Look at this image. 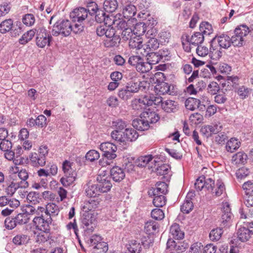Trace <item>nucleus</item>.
<instances>
[{"label": "nucleus", "mask_w": 253, "mask_h": 253, "mask_svg": "<svg viewBox=\"0 0 253 253\" xmlns=\"http://www.w3.org/2000/svg\"><path fill=\"white\" fill-rule=\"evenodd\" d=\"M96 180L97 186L101 193L107 192L111 190L112 185L109 176L105 173H100L97 175Z\"/></svg>", "instance_id": "9"}, {"label": "nucleus", "mask_w": 253, "mask_h": 253, "mask_svg": "<svg viewBox=\"0 0 253 253\" xmlns=\"http://www.w3.org/2000/svg\"><path fill=\"white\" fill-rule=\"evenodd\" d=\"M30 162L35 167H43L45 165L46 159L37 153H32L29 156Z\"/></svg>", "instance_id": "14"}, {"label": "nucleus", "mask_w": 253, "mask_h": 253, "mask_svg": "<svg viewBox=\"0 0 253 253\" xmlns=\"http://www.w3.org/2000/svg\"><path fill=\"white\" fill-rule=\"evenodd\" d=\"M27 200L30 204L36 205L40 203L41 199L38 193L35 192H31L27 195Z\"/></svg>", "instance_id": "45"}, {"label": "nucleus", "mask_w": 253, "mask_h": 253, "mask_svg": "<svg viewBox=\"0 0 253 253\" xmlns=\"http://www.w3.org/2000/svg\"><path fill=\"white\" fill-rule=\"evenodd\" d=\"M162 108L167 113H174L178 110V103L172 100H167L162 103Z\"/></svg>", "instance_id": "20"}, {"label": "nucleus", "mask_w": 253, "mask_h": 253, "mask_svg": "<svg viewBox=\"0 0 253 253\" xmlns=\"http://www.w3.org/2000/svg\"><path fill=\"white\" fill-rule=\"evenodd\" d=\"M200 102L201 101L199 99L189 97L186 100L185 105L187 109L193 111L198 107V105L200 104Z\"/></svg>", "instance_id": "35"}, {"label": "nucleus", "mask_w": 253, "mask_h": 253, "mask_svg": "<svg viewBox=\"0 0 253 253\" xmlns=\"http://www.w3.org/2000/svg\"><path fill=\"white\" fill-rule=\"evenodd\" d=\"M13 26V21L11 19H6L0 24V32L5 34L11 30Z\"/></svg>", "instance_id": "38"}, {"label": "nucleus", "mask_w": 253, "mask_h": 253, "mask_svg": "<svg viewBox=\"0 0 253 253\" xmlns=\"http://www.w3.org/2000/svg\"><path fill=\"white\" fill-rule=\"evenodd\" d=\"M141 117L146 120V121L148 123V125L156 123L160 119V117L158 114L149 109L142 113Z\"/></svg>", "instance_id": "19"}, {"label": "nucleus", "mask_w": 253, "mask_h": 253, "mask_svg": "<svg viewBox=\"0 0 253 253\" xmlns=\"http://www.w3.org/2000/svg\"><path fill=\"white\" fill-rule=\"evenodd\" d=\"M167 54H163L160 51L159 52H149L147 56L148 63L152 66V64L158 63Z\"/></svg>", "instance_id": "26"}, {"label": "nucleus", "mask_w": 253, "mask_h": 253, "mask_svg": "<svg viewBox=\"0 0 253 253\" xmlns=\"http://www.w3.org/2000/svg\"><path fill=\"white\" fill-rule=\"evenodd\" d=\"M72 164L65 161L62 164V169L64 175L61 178L60 181L64 186H68L72 184L76 180L77 173L72 167Z\"/></svg>", "instance_id": "4"}, {"label": "nucleus", "mask_w": 253, "mask_h": 253, "mask_svg": "<svg viewBox=\"0 0 253 253\" xmlns=\"http://www.w3.org/2000/svg\"><path fill=\"white\" fill-rule=\"evenodd\" d=\"M151 155L144 156L139 157L135 161V164L140 168H143L149 165L150 163H156Z\"/></svg>", "instance_id": "23"}, {"label": "nucleus", "mask_w": 253, "mask_h": 253, "mask_svg": "<svg viewBox=\"0 0 253 253\" xmlns=\"http://www.w3.org/2000/svg\"><path fill=\"white\" fill-rule=\"evenodd\" d=\"M135 34L130 28H126L122 32V38L125 41L129 40Z\"/></svg>", "instance_id": "61"}, {"label": "nucleus", "mask_w": 253, "mask_h": 253, "mask_svg": "<svg viewBox=\"0 0 253 253\" xmlns=\"http://www.w3.org/2000/svg\"><path fill=\"white\" fill-rule=\"evenodd\" d=\"M100 149L103 152V156L108 160H113L117 157L115 152L117 147L112 143L107 142L101 143Z\"/></svg>", "instance_id": "8"}, {"label": "nucleus", "mask_w": 253, "mask_h": 253, "mask_svg": "<svg viewBox=\"0 0 253 253\" xmlns=\"http://www.w3.org/2000/svg\"><path fill=\"white\" fill-rule=\"evenodd\" d=\"M19 188H22L18 182H17V179H13L12 181L7 186L5 189V192L6 195L12 196Z\"/></svg>", "instance_id": "30"}, {"label": "nucleus", "mask_w": 253, "mask_h": 253, "mask_svg": "<svg viewBox=\"0 0 253 253\" xmlns=\"http://www.w3.org/2000/svg\"><path fill=\"white\" fill-rule=\"evenodd\" d=\"M185 41L189 42L190 44L194 46H198L199 44L202 43L205 39L204 35L200 32L195 33L191 37L186 35Z\"/></svg>", "instance_id": "12"}, {"label": "nucleus", "mask_w": 253, "mask_h": 253, "mask_svg": "<svg viewBox=\"0 0 253 253\" xmlns=\"http://www.w3.org/2000/svg\"><path fill=\"white\" fill-rule=\"evenodd\" d=\"M121 15H119L116 20L113 28H117L118 30H124L127 28V23L126 21L120 18Z\"/></svg>", "instance_id": "60"}, {"label": "nucleus", "mask_w": 253, "mask_h": 253, "mask_svg": "<svg viewBox=\"0 0 253 253\" xmlns=\"http://www.w3.org/2000/svg\"><path fill=\"white\" fill-rule=\"evenodd\" d=\"M168 186L164 182H158L156 183V188L152 191L153 196L160 194H166L168 192Z\"/></svg>", "instance_id": "31"}, {"label": "nucleus", "mask_w": 253, "mask_h": 253, "mask_svg": "<svg viewBox=\"0 0 253 253\" xmlns=\"http://www.w3.org/2000/svg\"><path fill=\"white\" fill-rule=\"evenodd\" d=\"M118 5L117 0H105L103 8L106 12L112 13L115 11Z\"/></svg>", "instance_id": "33"}, {"label": "nucleus", "mask_w": 253, "mask_h": 253, "mask_svg": "<svg viewBox=\"0 0 253 253\" xmlns=\"http://www.w3.org/2000/svg\"><path fill=\"white\" fill-rule=\"evenodd\" d=\"M14 219L17 223V225H22L27 223L29 221V217H28L27 213H21L18 214Z\"/></svg>", "instance_id": "53"}, {"label": "nucleus", "mask_w": 253, "mask_h": 253, "mask_svg": "<svg viewBox=\"0 0 253 253\" xmlns=\"http://www.w3.org/2000/svg\"><path fill=\"white\" fill-rule=\"evenodd\" d=\"M72 25L68 20H62L57 21L53 25L51 34L53 36L59 35L63 37H67L72 32Z\"/></svg>", "instance_id": "3"}, {"label": "nucleus", "mask_w": 253, "mask_h": 253, "mask_svg": "<svg viewBox=\"0 0 253 253\" xmlns=\"http://www.w3.org/2000/svg\"><path fill=\"white\" fill-rule=\"evenodd\" d=\"M29 238L28 236L23 234L17 235L13 239V242L17 245H22L27 244L28 242Z\"/></svg>", "instance_id": "46"}, {"label": "nucleus", "mask_w": 253, "mask_h": 253, "mask_svg": "<svg viewBox=\"0 0 253 253\" xmlns=\"http://www.w3.org/2000/svg\"><path fill=\"white\" fill-rule=\"evenodd\" d=\"M118 16V15H117L114 16L112 14L106 15L105 20H104L103 21L105 25H106L108 27H111L112 26L114 27Z\"/></svg>", "instance_id": "58"}, {"label": "nucleus", "mask_w": 253, "mask_h": 253, "mask_svg": "<svg viewBox=\"0 0 253 253\" xmlns=\"http://www.w3.org/2000/svg\"><path fill=\"white\" fill-rule=\"evenodd\" d=\"M222 233L223 232L222 228H219L214 229L211 231L209 234L210 239L212 241H218L221 238Z\"/></svg>", "instance_id": "52"}, {"label": "nucleus", "mask_w": 253, "mask_h": 253, "mask_svg": "<svg viewBox=\"0 0 253 253\" xmlns=\"http://www.w3.org/2000/svg\"><path fill=\"white\" fill-rule=\"evenodd\" d=\"M118 95L120 98L124 100H127L132 96V94L126 87L119 89Z\"/></svg>", "instance_id": "59"}, {"label": "nucleus", "mask_w": 253, "mask_h": 253, "mask_svg": "<svg viewBox=\"0 0 253 253\" xmlns=\"http://www.w3.org/2000/svg\"><path fill=\"white\" fill-rule=\"evenodd\" d=\"M145 100V96L142 97L139 99H136L134 100L132 102V107L133 109L136 110H141L145 108L147 105H146V102L144 103V100Z\"/></svg>", "instance_id": "39"}, {"label": "nucleus", "mask_w": 253, "mask_h": 253, "mask_svg": "<svg viewBox=\"0 0 253 253\" xmlns=\"http://www.w3.org/2000/svg\"><path fill=\"white\" fill-rule=\"evenodd\" d=\"M104 41V44L106 47L115 46L119 43V37L115 35L111 38L107 39Z\"/></svg>", "instance_id": "57"}, {"label": "nucleus", "mask_w": 253, "mask_h": 253, "mask_svg": "<svg viewBox=\"0 0 253 253\" xmlns=\"http://www.w3.org/2000/svg\"><path fill=\"white\" fill-rule=\"evenodd\" d=\"M231 45V38L228 35L223 34L220 36H215L211 41V58L216 60L221 57L222 52L218 49V46L221 48L227 49Z\"/></svg>", "instance_id": "1"}, {"label": "nucleus", "mask_w": 253, "mask_h": 253, "mask_svg": "<svg viewBox=\"0 0 253 253\" xmlns=\"http://www.w3.org/2000/svg\"><path fill=\"white\" fill-rule=\"evenodd\" d=\"M149 40L146 42L145 46L149 48L150 51L151 50H155L159 47V43L158 40L156 38H150Z\"/></svg>", "instance_id": "54"}, {"label": "nucleus", "mask_w": 253, "mask_h": 253, "mask_svg": "<svg viewBox=\"0 0 253 253\" xmlns=\"http://www.w3.org/2000/svg\"><path fill=\"white\" fill-rule=\"evenodd\" d=\"M111 136L112 139L118 142L126 144L136 140L139 134L136 130L132 128H126L124 132L113 130L111 133Z\"/></svg>", "instance_id": "2"}, {"label": "nucleus", "mask_w": 253, "mask_h": 253, "mask_svg": "<svg viewBox=\"0 0 253 253\" xmlns=\"http://www.w3.org/2000/svg\"><path fill=\"white\" fill-rule=\"evenodd\" d=\"M146 84L144 82H140L136 79H132L129 81L126 86V87L132 94V93H135L138 91L143 84Z\"/></svg>", "instance_id": "17"}, {"label": "nucleus", "mask_w": 253, "mask_h": 253, "mask_svg": "<svg viewBox=\"0 0 253 253\" xmlns=\"http://www.w3.org/2000/svg\"><path fill=\"white\" fill-rule=\"evenodd\" d=\"M110 175L115 182H120L124 179L125 173L123 169L116 166L111 169Z\"/></svg>", "instance_id": "15"}, {"label": "nucleus", "mask_w": 253, "mask_h": 253, "mask_svg": "<svg viewBox=\"0 0 253 253\" xmlns=\"http://www.w3.org/2000/svg\"><path fill=\"white\" fill-rule=\"evenodd\" d=\"M170 234L173 238L177 240L183 239L184 236V232L177 223H174L170 226Z\"/></svg>", "instance_id": "25"}, {"label": "nucleus", "mask_w": 253, "mask_h": 253, "mask_svg": "<svg viewBox=\"0 0 253 253\" xmlns=\"http://www.w3.org/2000/svg\"><path fill=\"white\" fill-rule=\"evenodd\" d=\"M51 39V36L47 33L45 29L40 28L37 31L36 44L40 48H43L46 45L49 46Z\"/></svg>", "instance_id": "6"}, {"label": "nucleus", "mask_w": 253, "mask_h": 253, "mask_svg": "<svg viewBox=\"0 0 253 253\" xmlns=\"http://www.w3.org/2000/svg\"><path fill=\"white\" fill-rule=\"evenodd\" d=\"M73 21L82 23L87 17V11L84 7H79L75 9L70 14Z\"/></svg>", "instance_id": "10"}, {"label": "nucleus", "mask_w": 253, "mask_h": 253, "mask_svg": "<svg viewBox=\"0 0 253 253\" xmlns=\"http://www.w3.org/2000/svg\"><path fill=\"white\" fill-rule=\"evenodd\" d=\"M151 217L156 220H162L165 217L163 211L160 209H155L151 211Z\"/></svg>", "instance_id": "63"}, {"label": "nucleus", "mask_w": 253, "mask_h": 253, "mask_svg": "<svg viewBox=\"0 0 253 253\" xmlns=\"http://www.w3.org/2000/svg\"><path fill=\"white\" fill-rule=\"evenodd\" d=\"M59 209L56 204L50 203L46 205L44 213L46 217H50L51 219L56 217L59 212Z\"/></svg>", "instance_id": "18"}, {"label": "nucleus", "mask_w": 253, "mask_h": 253, "mask_svg": "<svg viewBox=\"0 0 253 253\" xmlns=\"http://www.w3.org/2000/svg\"><path fill=\"white\" fill-rule=\"evenodd\" d=\"M158 222L153 221H148L145 224L144 229L145 232L148 234H153L155 232L158 231Z\"/></svg>", "instance_id": "36"}, {"label": "nucleus", "mask_w": 253, "mask_h": 253, "mask_svg": "<svg viewBox=\"0 0 253 253\" xmlns=\"http://www.w3.org/2000/svg\"><path fill=\"white\" fill-rule=\"evenodd\" d=\"M221 211V225L225 227L228 225L232 217L229 205L226 203L223 204Z\"/></svg>", "instance_id": "11"}, {"label": "nucleus", "mask_w": 253, "mask_h": 253, "mask_svg": "<svg viewBox=\"0 0 253 253\" xmlns=\"http://www.w3.org/2000/svg\"><path fill=\"white\" fill-rule=\"evenodd\" d=\"M81 222L84 230L88 232H93L96 223V216L94 213L84 211L81 217Z\"/></svg>", "instance_id": "5"}, {"label": "nucleus", "mask_w": 253, "mask_h": 253, "mask_svg": "<svg viewBox=\"0 0 253 253\" xmlns=\"http://www.w3.org/2000/svg\"><path fill=\"white\" fill-rule=\"evenodd\" d=\"M53 219L50 217L43 218V215L40 216H35L33 219V223L37 229L39 231H48L50 230V225Z\"/></svg>", "instance_id": "7"}, {"label": "nucleus", "mask_w": 253, "mask_h": 253, "mask_svg": "<svg viewBox=\"0 0 253 253\" xmlns=\"http://www.w3.org/2000/svg\"><path fill=\"white\" fill-rule=\"evenodd\" d=\"M101 191L97 184L87 185L85 188V193L87 196L90 197H95L100 195Z\"/></svg>", "instance_id": "29"}, {"label": "nucleus", "mask_w": 253, "mask_h": 253, "mask_svg": "<svg viewBox=\"0 0 253 253\" xmlns=\"http://www.w3.org/2000/svg\"><path fill=\"white\" fill-rule=\"evenodd\" d=\"M237 238L241 242H246L248 241L252 234L245 226L244 225L239 228L237 232Z\"/></svg>", "instance_id": "21"}, {"label": "nucleus", "mask_w": 253, "mask_h": 253, "mask_svg": "<svg viewBox=\"0 0 253 253\" xmlns=\"http://www.w3.org/2000/svg\"><path fill=\"white\" fill-rule=\"evenodd\" d=\"M238 80L239 78L237 76L227 77L226 82L225 83L222 84L223 87L226 86L227 84V87L225 88H224V90L226 91L231 90L234 85L238 84Z\"/></svg>", "instance_id": "41"}, {"label": "nucleus", "mask_w": 253, "mask_h": 253, "mask_svg": "<svg viewBox=\"0 0 253 253\" xmlns=\"http://www.w3.org/2000/svg\"><path fill=\"white\" fill-rule=\"evenodd\" d=\"M108 250V247L107 243H98L95 245L93 248V253H106Z\"/></svg>", "instance_id": "49"}, {"label": "nucleus", "mask_w": 253, "mask_h": 253, "mask_svg": "<svg viewBox=\"0 0 253 253\" xmlns=\"http://www.w3.org/2000/svg\"><path fill=\"white\" fill-rule=\"evenodd\" d=\"M100 157L99 153L94 150L89 151L85 155L86 159L93 162L98 160Z\"/></svg>", "instance_id": "62"}, {"label": "nucleus", "mask_w": 253, "mask_h": 253, "mask_svg": "<svg viewBox=\"0 0 253 253\" xmlns=\"http://www.w3.org/2000/svg\"><path fill=\"white\" fill-rule=\"evenodd\" d=\"M40 232H35L36 241L38 243H43L51 239V234L50 231H40Z\"/></svg>", "instance_id": "28"}, {"label": "nucleus", "mask_w": 253, "mask_h": 253, "mask_svg": "<svg viewBox=\"0 0 253 253\" xmlns=\"http://www.w3.org/2000/svg\"><path fill=\"white\" fill-rule=\"evenodd\" d=\"M36 33L35 30H31L24 34L22 37L19 39V42L21 44H24L30 41Z\"/></svg>", "instance_id": "44"}, {"label": "nucleus", "mask_w": 253, "mask_h": 253, "mask_svg": "<svg viewBox=\"0 0 253 253\" xmlns=\"http://www.w3.org/2000/svg\"><path fill=\"white\" fill-rule=\"evenodd\" d=\"M155 89L157 93L162 95L165 94L171 95L174 92L173 87H171L170 85L166 82L157 84L155 86Z\"/></svg>", "instance_id": "13"}, {"label": "nucleus", "mask_w": 253, "mask_h": 253, "mask_svg": "<svg viewBox=\"0 0 253 253\" xmlns=\"http://www.w3.org/2000/svg\"><path fill=\"white\" fill-rule=\"evenodd\" d=\"M136 8L132 4H128L123 9V13L125 18L129 19L136 14Z\"/></svg>", "instance_id": "32"}, {"label": "nucleus", "mask_w": 253, "mask_h": 253, "mask_svg": "<svg viewBox=\"0 0 253 253\" xmlns=\"http://www.w3.org/2000/svg\"><path fill=\"white\" fill-rule=\"evenodd\" d=\"M152 68L151 65L147 62L144 61L143 59L136 67V69L137 71L144 73L149 71Z\"/></svg>", "instance_id": "47"}, {"label": "nucleus", "mask_w": 253, "mask_h": 253, "mask_svg": "<svg viewBox=\"0 0 253 253\" xmlns=\"http://www.w3.org/2000/svg\"><path fill=\"white\" fill-rule=\"evenodd\" d=\"M199 30L204 35L205 37L210 35L213 32L211 25L207 22H203L200 24Z\"/></svg>", "instance_id": "37"}, {"label": "nucleus", "mask_w": 253, "mask_h": 253, "mask_svg": "<svg viewBox=\"0 0 253 253\" xmlns=\"http://www.w3.org/2000/svg\"><path fill=\"white\" fill-rule=\"evenodd\" d=\"M142 43V38L137 36V35H134L129 40V46L130 48L132 49L140 48V46H141Z\"/></svg>", "instance_id": "40"}, {"label": "nucleus", "mask_w": 253, "mask_h": 253, "mask_svg": "<svg viewBox=\"0 0 253 253\" xmlns=\"http://www.w3.org/2000/svg\"><path fill=\"white\" fill-rule=\"evenodd\" d=\"M220 87L218 84L215 82H212L208 86L207 90L211 94H215L219 90Z\"/></svg>", "instance_id": "64"}, {"label": "nucleus", "mask_w": 253, "mask_h": 253, "mask_svg": "<svg viewBox=\"0 0 253 253\" xmlns=\"http://www.w3.org/2000/svg\"><path fill=\"white\" fill-rule=\"evenodd\" d=\"M17 175L20 180V181L17 180V182L21 185L22 188H27L29 186V183L27 180L29 175L27 171L25 169H22L17 174H15L13 176L16 177Z\"/></svg>", "instance_id": "24"}, {"label": "nucleus", "mask_w": 253, "mask_h": 253, "mask_svg": "<svg viewBox=\"0 0 253 253\" xmlns=\"http://www.w3.org/2000/svg\"><path fill=\"white\" fill-rule=\"evenodd\" d=\"M112 125L116 128L115 130L121 131V130L126 128L127 123L121 119H118L113 122Z\"/></svg>", "instance_id": "56"}, {"label": "nucleus", "mask_w": 253, "mask_h": 253, "mask_svg": "<svg viewBox=\"0 0 253 253\" xmlns=\"http://www.w3.org/2000/svg\"><path fill=\"white\" fill-rule=\"evenodd\" d=\"M126 247L130 253H140L142 250V244L136 240H130L126 244Z\"/></svg>", "instance_id": "16"}, {"label": "nucleus", "mask_w": 253, "mask_h": 253, "mask_svg": "<svg viewBox=\"0 0 253 253\" xmlns=\"http://www.w3.org/2000/svg\"><path fill=\"white\" fill-rule=\"evenodd\" d=\"M225 189L223 183L221 181L218 180L216 182V186H214L213 192H211V193L218 197L223 193Z\"/></svg>", "instance_id": "50"}, {"label": "nucleus", "mask_w": 253, "mask_h": 253, "mask_svg": "<svg viewBox=\"0 0 253 253\" xmlns=\"http://www.w3.org/2000/svg\"><path fill=\"white\" fill-rule=\"evenodd\" d=\"M193 202L185 199L180 209L182 212L188 213L193 210Z\"/></svg>", "instance_id": "55"}, {"label": "nucleus", "mask_w": 253, "mask_h": 253, "mask_svg": "<svg viewBox=\"0 0 253 253\" xmlns=\"http://www.w3.org/2000/svg\"><path fill=\"white\" fill-rule=\"evenodd\" d=\"M234 33L237 34L239 37L243 38L244 40L245 37H246L249 33V29L246 25H241L238 28L235 29Z\"/></svg>", "instance_id": "48"}, {"label": "nucleus", "mask_w": 253, "mask_h": 253, "mask_svg": "<svg viewBox=\"0 0 253 253\" xmlns=\"http://www.w3.org/2000/svg\"><path fill=\"white\" fill-rule=\"evenodd\" d=\"M99 202L97 200L90 199L84 206V211L94 213V210L98 207Z\"/></svg>", "instance_id": "43"}, {"label": "nucleus", "mask_w": 253, "mask_h": 253, "mask_svg": "<svg viewBox=\"0 0 253 253\" xmlns=\"http://www.w3.org/2000/svg\"><path fill=\"white\" fill-rule=\"evenodd\" d=\"M147 30V26H146L145 23L139 22L135 25L133 31L135 35H137V36L140 37L145 33Z\"/></svg>", "instance_id": "42"}, {"label": "nucleus", "mask_w": 253, "mask_h": 253, "mask_svg": "<svg viewBox=\"0 0 253 253\" xmlns=\"http://www.w3.org/2000/svg\"><path fill=\"white\" fill-rule=\"evenodd\" d=\"M248 156L243 152H240L234 155L232 161L236 165L244 164L247 161Z\"/></svg>", "instance_id": "34"}, {"label": "nucleus", "mask_w": 253, "mask_h": 253, "mask_svg": "<svg viewBox=\"0 0 253 253\" xmlns=\"http://www.w3.org/2000/svg\"><path fill=\"white\" fill-rule=\"evenodd\" d=\"M132 125L134 128L141 131L147 130L150 127L146 120L141 117V114L140 119H136L133 121Z\"/></svg>", "instance_id": "22"}, {"label": "nucleus", "mask_w": 253, "mask_h": 253, "mask_svg": "<svg viewBox=\"0 0 253 253\" xmlns=\"http://www.w3.org/2000/svg\"><path fill=\"white\" fill-rule=\"evenodd\" d=\"M145 100L144 103L146 102L147 106L153 105H159L163 103L162 98L160 96H156L153 94H148L145 95Z\"/></svg>", "instance_id": "27"}, {"label": "nucleus", "mask_w": 253, "mask_h": 253, "mask_svg": "<svg viewBox=\"0 0 253 253\" xmlns=\"http://www.w3.org/2000/svg\"><path fill=\"white\" fill-rule=\"evenodd\" d=\"M154 198L153 200V205L157 207H162L166 205V197L162 195H156L154 196Z\"/></svg>", "instance_id": "51"}]
</instances>
